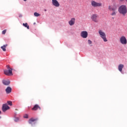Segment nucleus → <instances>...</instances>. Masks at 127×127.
Wrapping results in <instances>:
<instances>
[{"label": "nucleus", "mask_w": 127, "mask_h": 127, "mask_svg": "<svg viewBox=\"0 0 127 127\" xmlns=\"http://www.w3.org/2000/svg\"><path fill=\"white\" fill-rule=\"evenodd\" d=\"M125 65L123 64H120L118 66V70L120 71V72H122L123 71V68H124Z\"/></svg>", "instance_id": "nucleus-11"}, {"label": "nucleus", "mask_w": 127, "mask_h": 127, "mask_svg": "<svg viewBox=\"0 0 127 127\" xmlns=\"http://www.w3.org/2000/svg\"><path fill=\"white\" fill-rule=\"evenodd\" d=\"M24 118L25 119H28V115L25 114V115H24Z\"/></svg>", "instance_id": "nucleus-21"}, {"label": "nucleus", "mask_w": 127, "mask_h": 127, "mask_svg": "<svg viewBox=\"0 0 127 127\" xmlns=\"http://www.w3.org/2000/svg\"><path fill=\"white\" fill-rule=\"evenodd\" d=\"M23 25L25 27H26L27 28V29H29V26L27 24V23H23Z\"/></svg>", "instance_id": "nucleus-18"}, {"label": "nucleus", "mask_w": 127, "mask_h": 127, "mask_svg": "<svg viewBox=\"0 0 127 127\" xmlns=\"http://www.w3.org/2000/svg\"><path fill=\"white\" fill-rule=\"evenodd\" d=\"M45 11H46V9L45 10Z\"/></svg>", "instance_id": "nucleus-27"}, {"label": "nucleus", "mask_w": 127, "mask_h": 127, "mask_svg": "<svg viewBox=\"0 0 127 127\" xmlns=\"http://www.w3.org/2000/svg\"><path fill=\"white\" fill-rule=\"evenodd\" d=\"M5 91L7 94H9V93L11 92V88L8 87L7 88L5 89Z\"/></svg>", "instance_id": "nucleus-14"}, {"label": "nucleus", "mask_w": 127, "mask_h": 127, "mask_svg": "<svg viewBox=\"0 0 127 127\" xmlns=\"http://www.w3.org/2000/svg\"><path fill=\"white\" fill-rule=\"evenodd\" d=\"M91 4L92 6H94L95 7L97 6H101L102 4L100 3L97 2L95 1H91Z\"/></svg>", "instance_id": "nucleus-9"}, {"label": "nucleus", "mask_w": 127, "mask_h": 127, "mask_svg": "<svg viewBox=\"0 0 127 127\" xmlns=\"http://www.w3.org/2000/svg\"><path fill=\"white\" fill-rule=\"evenodd\" d=\"M98 34L100 37H101V38L103 39L104 42H107L108 41V39H107V35H106V33H105L104 31L102 30H99L98 31Z\"/></svg>", "instance_id": "nucleus-1"}, {"label": "nucleus", "mask_w": 127, "mask_h": 127, "mask_svg": "<svg viewBox=\"0 0 127 127\" xmlns=\"http://www.w3.org/2000/svg\"><path fill=\"white\" fill-rule=\"evenodd\" d=\"M7 104L9 106H12V102L11 101H7Z\"/></svg>", "instance_id": "nucleus-20"}, {"label": "nucleus", "mask_w": 127, "mask_h": 127, "mask_svg": "<svg viewBox=\"0 0 127 127\" xmlns=\"http://www.w3.org/2000/svg\"><path fill=\"white\" fill-rule=\"evenodd\" d=\"M24 0V1H26V0Z\"/></svg>", "instance_id": "nucleus-26"}, {"label": "nucleus", "mask_w": 127, "mask_h": 127, "mask_svg": "<svg viewBox=\"0 0 127 127\" xmlns=\"http://www.w3.org/2000/svg\"><path fill=\"white\" fill-rule=\"evenodd\" d=\"M52 4L56 6V7H59L60 6V3L57 0H52Z\"/></svg>", "instance_id": "nucleus-6"}, {"label": "nucleus", "mask_w": 127, "mask_h": 127, "mask_svg": "<svg viewBox=\"0 0 127 127\" xmlns=\"http://www.w3.org/2000/svg\"><path fill=\"white\" fill-rule=\"evenodd\" d=\"M80 36L82 38H87L88 37V32L86 31H83L80 33Z\"/></svg>", "instance_id": "nucleus-7"}, {"label": "nucleus", "mask_w": 127, "mask_h": 127, "mask_svg": "<svg viewBox=\"0 0 127 127\" xmlns=\"http://www.w3.org/2000/svg\"><path fill=\"white\" fill-rule=\"evenodd\" d=\"M34 15L35 16H40V14H39V13H37V12H34Z\"/></svg>", "instance_id": "nucleus-19"}, {"label": "nucleus", "mask_w": 127, "mask_h": 127, "mask_svg": "<svg viewBox=\"0 0 127 127\" xmlns=\"http://www.w3.org/2000/svg\"><path fill=\"white\" fill-rule=\"evenodd\" d=\"M119 41L121 44H122V45H127V38L125 36H122L121 37H120L119 39Z\"/></svg>", "instance_id": "nucleus-4"}, {"label": "nucleus", "mask_w": 127, "mask_h": 127, "mask_svg": "<svg viewBox=\"0 0 127 127\" xmlns=\"http://www.w3.org/2000/svg\"><path fill=\"white\" fill-rule=\"evenodd\" d=\"M119 11L120 13H121V14H123V15H126V14H127V6H126L125 5H121L119 8Z\"/></svg>", "instance_id": "nucleus-2"}, {"label": "nucleus", "mask_w": 127, "mask_h": 127, "mask_svg": "<svg viewBox=\"0 0 127 127\" xmlns=\"http://www.w3.org/2000/svg\"><path fill=\"white\" fill-rule=\"evenodd\" d=\"M1 114V111H0V115Z\"/></svg>", "instance_id": "nucleus-25"}, {"label": "nucleus", "mask_w": 127, "mask_h": 127, "mask_svg": "<svg viewBox=\"0 0 127 127\" xmlns=\"http://www.w3.org/2000/svg\"><path fill=\"white\" fill-rule=\"evenodd\" d=\"M88 44H92V41L88 40Z\"/></svg>", "instance_id": "nucleus-23"}, {"label": "nucleus", "mask_w": 127, "mask_h": 127, "mask_svg": "<svg viewBox=\"0 0 127 127\" xmlns=\"http://www.w3.org/2000/svg\"><path fill=\"white\" fill-rule=\"evenodd\" d=\"M38 119H33V118H31L29 120V124H30V125H31V124H32V123H33L34 122H35V121H37Z\"/></svg>", "instance_id": "nucleus-12"}, {"label": "nucleus", "mask_w": 127, "mask_h": 127, "mask_svg": "<svg viewBox=\"0 0 127 127\" xmlns=\"http://www.w3.org/2000/svg\"><path fill=\"white\" fill-rule=\"evenodd\" d=\"M76 20V18H72L69 21L68 24L70 26H72V25H74L75 24V21Z\"/></svg>", "instance_id": "nucleus-10"}, {"label": "nucleus", "mask_w": 127, "mask_h": 127, "mask_svg": "<svg viewBox=\"0 0 127 127\" xmlns=\"http://www.w3.org/2000/svg\"><path fill=\"white\" fill-rule=\"evenodd\" d=\"M7 69L4 70V73L7 76H12V68H10L9 65L6 66Z\"/></svg>", "instance_id": "nucleus-3"}, {"label": "nucleus", "mask_w": 127, "mask_h": 127, "mask_svg": "<svg viewBox=\"0 0 127 127\" xmlns=\"http://www.w3.org/2000/svg\"><path fill=\"white\" fill-rule=\"evenodd\" d=\"M1 117H0V119H1Z\"/></svg>", "instance_id": "nucleus-28"}, {"label": "nucleus", "mask_w": 127, "mask_h": 127, "mask_svg": "<svg viewBox=\"0 0 127 127\" xmlns=\"http://www.w3.org/2000/svg\"><path fill=\"white\" fill-rule=\"evenodd\" d=\"M19 119L18 118H15V122H17Z\"/></svg>", "instance_id": "nucleus-24"}, {"label": "nucleus", "mask_w": 127, "mask_h": 127, "mask_svg": "<svg viewBox=\"0 0 127 127\" xmlns=\"http://www.w3.org/2000/svg\"><path fill=\"white\" fill-rule=\"evenodd\" d=\"M7 110H9V107L7 104H3L2 107V110L3 112H6Z\"/></svg>", "instance_id": "nucleus-8"}, {"label": "nucleus", "mask_w": 127, "mask_h": 127, "mask_svg": "<svg viewBox=\"0 0 127 127\" xmlns=\"http://www.w3.org/2000/svg\"><path fill=\"white\" fill-rule=\"evenodd\" d=\"M110 10H113V12L111 14V15L114 16V15H116V14H117L116 12V9H114V8H110Z\"/></svg>", "instance_id": "nucleus-16"}, {"label": "nucleus", "mask_w": 127, "mask_h": 127, "mask_svg": "<svg viewBox=\"0 0 127 127\" xmlns=\"http://www.w3.org/2000/svg\"><path fill=\"white\" fill-rule=\"evenodd\" d=\"M39 109L40 110V107L38 105H35L32 108L33 111H36L37 109Z\"/></svg>", "instance_id": "nucleus-13"}, {"label": "nucleus", "mask_w": 127, "mask_h": 127, "mask_svg": "<svg viewBox=\"0 0 127 127\" xmlns=\"http://www.w3.org/2000/svg\"><path fill=\"white\" fill-rule=\"evenodd\" d=\"M6 46H7V45H4L3 46L1 47V48L3 51H6V50L5 48H6Z\"/></svg>", "instance_id": "nucleus-17"}, {"label": "nucleus", "mask_w": 127, "mask_h": 127, "mask_svg": "<svg viewBox=\"0 0 127 127\" xmlns=\"http://www.w3.org/2000/svg\"><path fill=\"white\" fill-rule=\"evenodd\" d=\"M6 33V30H4L2 32V34H5Z\"/></svg>", "instance_id": "nucleus-22"}, {"label": "nucleus", "mask_w": 127, "mask_h": 127, "mask_svg": "<svg viewBox=\"0 0 127 127\" xmlns=\"http://www.w3.org/2000/svg\"><path fill=\"white\" fill-rule=\"evenodd\" d=\"M2 83L4 85H9L10 82L8 80H3Z\"/></svg>", "instance_id": "nucleus-15"}, {"label": "nucleus", "mask_w": 127, "mask_h": 127, "mask_svg": "<svg viewBox=\"0 0 127 127\" xmlns=\"http://www.w3.org/2000/svg\"><path fill=\"white\" fill-rule=\"evenodd\" d=\"M99 17V15L97 14H93L90 17V18L93 22H99V20L98 19V18Z\"/></svg>", "instance_id": "nucleus-5"}]
</instances>
